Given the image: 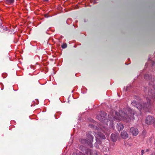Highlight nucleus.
<instances>
[{"label":"nucleus","instance_id":"6e6552de","mask_svg":"<svg viewBox=\"0 0 155 155\" xmlns=\"http://www.w3.org/2000/svg\"><path fill=\"white\" fill-rule=\"evenodd\" d=\"M120 135L124 139H127L128 137V135L127 133L124 131H122Z\"/></svg>","mask_w":155,"mask_h":155},{"label":"nucleus","instance_id":"5701e85b","mask_svg":"<svg viewBox=\"0 0 155 155\" xmlns=\"http://www.w3.org/2000/svg\"><path fill=\"white\" fill-rule=\"evenodd\" d=\"M153 81H154L155 82V78H153Z\"/></svg>","mask_w":155,"mask_h":155},{"label":"nucleus","instance_id":"7ed1b4c3","mask_svg":"<svg viewBox=\"0 0 155 155\" xmlns=\"http://www.w3.org/2000/svg\"><path fill=\"white\" fill-rule=\"evenodd\" d=\"M88 140H87L85 139H80L79 141L82 144H89L92 143L93 141V136L89 134L87 136Z\"/></svg>","mask_w":155,"mask_h":155},{"label":"nucleus","instance_id":"423d86ee","mask_svg":"<svg viewBox=\"0 0 155 155\" xmlns=\"http://www.w3.org/2000/svg\"><path fill=\"white\" fill-rule=\"evenodd\" d=\"M100 114L101 117L104 118V122H108V120L106 119L105 118L107 116V114L104 111H101L100 112Z\"/></svg>","mask_w":155,"mask_h":155},{"label":"nucleus","instance_id":"dca6fc26","mask_svg":"<svg viewBox=\"0 0 155 155\" xmlns=\"http://www.w3.org/2000/svg\"><path fill=\"white\" fill-rule=\"evenodd\" d=\"M67 47V45L66 44H64L61 45V47L62 48L64 49L66 48Z\"/></svg>","mask_w":155,"mask_h":155},{"label":"nucleus","instance_id":"4be33fe9","mask_svg":"<svg viewBox=\"0 0 155 155\" xmlns=\"http://www.w3.org/2000/svg\"><path fill=\"white\" fill-rule=\"evenodd\" d=\"M149 151V150L148 149H147L146 152H148Z\"/></svg>","mask_w":155,"mask_h":155},{"label":"nucleus","instance_id":"a211bd4d","mask_svg":"<svg viewBox=\"0 0 155 155\" xmlns=\"http://www.w3.org/2000/svg\"><path fill=\"white\" fill-rule=\"evenodd\" d=\"M44 16H45V17L46 18H48L49 17H50L49 16H48V15L47 14H45V15H44Z\"/></svg>","mask_w":155,"mask_h":155},{"label":"nucleus","instance_id":"a878e982","mask_svg":"<svg viewBox=\"0 0 155 155\" xmlns=\"http://www.w3.org/2000/svg\"><path fill=\"white\" fill-rule=\"evenodd\" d=\"M74 155V153H73V155Z\"/></svg>","mask_w":155,"mask_h":155},{"label":"nucleus","instance_id":"f3484780","mask_svg":"<svg viewBox=\"0 0 155 155\" xmlns=\"http://www.w3.org/2000/svg\"><path fill=\"white\" fill-rule=\"evenodd\" d=\"M150 60V61H151V62H152V66H153L155 64L154 62V61H153L151 60Z\"/></svg>","mask_w":155,"mask_h":155},{"label":"nucleus","instance_id":"f03ea898","mask_svg":"<svg viewBox=\"0 0 155 155\" xmlns=\"http://www.w3.org/2000/svg\"><path fill=\"white\" fill-rule=\"evenodd\" d=\"M147 103H143V105L142 104L139 103L137 104V103L135 101H133L131 103V104L132 106L135 107L136 108L139 110L140 111L142 109L147 108L149 107L150 106V103L149 98L148 97H147Z\"/></svg>","mask_w":155,"mask_h":155},{"label":"nucleus","instance_id":"2eb2a0df","mask_svg":"<svg viewBox=\"0 0 155 155\" xmlns=\"http://www.w3.org/2000/svg\"><path fill=\"white\" fill-rule=\"evenodd\" d=\"M96 118L101 122L104 121V118L101 117L100 114L99 115H97Z\"/></svg>","mask_w":155,"mask_h":155},{"label":"nucleus","instance_id":"aec40b11","mask_svg":"<svg viewBox=\"0 0 155 155\" xmlns=\"http://www.w3.org/2000/svg\"><path fill=\"white\" fill-rule=\"evenodd\" d=\"M105 125H106V126H104V129H105V130H106V128H107V125H108V123H106V124Z\"/></svg>","mask_w":155,"mask_h":155},{"label":"nucleus","instance_id":"ddd939ff","mask_svg":"<svg viewBox=\"0 0 155 155\" xmlns=\"http://www.w3.org/2000/svg\"><path fill=\"white\" fill-rule=\"evenodd\" d=\"M98 135L100 137L102 138V139H106L105 136L104 135H103L101 132H98Z\"/></svg>","mask_w":155,"mask_h":155},{"label":"nucleus","instance_id":"393cba45","mask_svg":"<svg viewBox=\"0 0 155 155\" xmlns=\"http://www.w3.org/2000/svg\"><path fill=\"white\" fill-rule=\"evenodd\" d=\"M108 116L110 118H111V117H109V115H108Z\"/></svg>","mask_w":155,"mask_h":155},{"label":"nucleus","instance_id":"20e7f679","mask_svg":"<svg viewBox=\"0 0 155 155\" xmlns=\"http://www.w3.org/2000/svg\"><path fill=\"white\" fill-rule=\"evenodd\" d=\"M146 122L148 124H150L154 123L155 124V119L154 117L152 116H148L146 118Z\"/></svg>","mask_w":155,"mask_h":155},{"label":"nucleus","instance_id":"f257e3e1","mask_svg":"<svg viewBox=\"0 0 155 155\" xmlns=\"http://www.w3.org/2000/svg\"><path fill=\"white\" fill-rule=\"evenodd\" d=\"M115 116L113 117V119L119 120H123L126 122H129L131 120L134 119V113L133 110L129 107L123 110L119 111V113L115 111Z\"/></svg>","mask_w":155,"mask_h":155},{"label":"nucleus","instance_id":"f8f14e48","mask_svg":"<svg viewBox=\"0 0 155 155\" xmlns=\"http://www.w3.org/2000/svg\"><path fill=\"white\" fill-rule=\"evenodd\" d=\"M144 78L146 79H148L150 81H152V76L151 75L149 76V75L148 74H146L145 75Z\"/></svg>","mask_w":155,"mask_h":155},{"label":"nucleus","instance_id":"6ab92c4d","mask_svg":"<svg viewBox=\"0 0 155 155\" xmlns=\"http://www.w3.org/2000/svg\"><path fill=\"white\" fill-rule=\"evenodd\" d=\"M144 151L143 150H142L141 151V154L143 155L144 154Z\"/></svg>","mask_w":155,"mask_h":155},{"label":"nucleus","instance_id":"412c9836","mask_svg":"<svg viewBox=\"0 0 155 155\" xmlns=\"http://www.w3.org/2000/svg\"><path fill=\"white\" fill-rule=\"evenodd\" d=\"M149 84L150 85H153L154 84V83H151L150 82H149Z\"/></svg>","mask_w":155,"mask_h":155},{"label":"nucleus","instance_id":"4468645a","mask_svg":"<svg viewBox=\"0 0 155 155\" xmlns=\"http://www.w3.org/2000/svg\"><path fill=\"white\" fill-rule=\"evenodd\" d=\"M14 0H5V2L7 4H11L13 3Z\"/></svg>","mask_w":155,"mask_h":155},{"label":"nucleus","instance_id":"0eeeda50","mask_svg":"<svg viewBox=\"0 0 155 155\" xmlns=\"http://www.w3.org/2000/svg\"><path fill=\"white\" fill-rule=\"evenodd\" d=\"M118 134H112L111 135V139L112 141L114 142H116L118 138Z\"/></svg>","mask_w":155,"mask_h":155},{"label":"nucleus","instance_id":"cd10ccee","mask_svg":"<svg viewBox=\"0 0 155 155\" xmlns=\"http://www.w3.org/2000/svg\"><path fill=\"white\" fill-rule=\"evenodd\" d=\"M104 131V133H105V131Z\"/></svg>","mask_w":155,"mask_h":155},{"label":"nucleus","instance_id":"1a4fd4ad","mask_svg":"<svg viewBox=\"0 0 155 155\" xmlns=\"http://www.w3.org/2000/svg\"><path fill=\"white\" fill-rule=\"evenodd\" d=\"M148 94L150 97L155 98V93L154 91L152 90V89L151 91L149 90L148 92Z\"/></svg>","mask_w":155,"mask_h":155},{"label":"nucleus","instance_id":"9d476101","mask_svg":"<svg viewBox=\"0 0 155 155\" xmlns=\"http://www.w3.org/2000/svg\"><path fill=\"white\" fill-rule=\"evenodd\" d=\"M117 127L118 130L120 131L123 129L124 126L123 125L121 124L118 123L117 125Z\"/></svg>","mask_w":155,"mask_h":155},{"label":"nucleus","instance_id":"b1692460","mask_svg":"<svg viewBox=\"0 0 155 155\" xmlns=\"http://www.w3.org/2000/svg\"><path fill=\"white\" fill-rule=\"evenodd\" d=\"M45 1H48V0H44Z\"/></svg>","mask_w":155,"mask_h":155},{"label":"nucleus","instance_id":"bb28decb","mask_svg":"<svg viewBox=\"0 0 155 155\" xmlns=\"http://www.w3.org/2000/svg\"><path fill=\"white\" fill-rule=\"evenodd\" d=\"M93 126V125H91V126Z\"/></svg>","mask_w":155,"mask_h":155},{"label":"nucleus","instance_id":"9b49d317","mask_svg":"<svg viewBox=\"0 0 155 155\" xmlns=\"http://www.w3.org/2000/svg\"><path fill=\"white\" fill-rule=\"evenodd\" d=\"M88 152H89L90 155H97L96 152L95 150H91L90 149L88 150Z\"/></svg>","mask_w":155,"mask_h":155},{"label":"nucleus","instance_id":"39448f33","mask_svg":"<svg viewBox=\"0 0 155 155\" xmlns=\"http://www.w3.org/2000/svg\"><path fill=\"white\" fill-rule=\"evenodd\" d=\"M130 132L133 136L137 135L139 133L138 129L136 128L132 127L130 129Z\"/></svg>","mask_w":155,"mask_h":155}]
</instances>
